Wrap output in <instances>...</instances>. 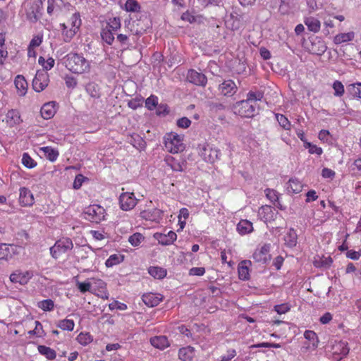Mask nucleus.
Masks as SVG:
<instances>
[{
  "label": "nucleus",
  "instance_id": "09e8293b",
  "mask_svg": "<svg viewBox=\"0 0 361 361\" xmlns=\"http://www.w3.org/2000/svg\"><path fill=\"white\" fill-rule=\"evenodd\" d=\"M348 91L350 94L359 99H361V83L352 84L348 87Z\"/></svg>",
  "mask_w": 361,
  "mask_h": 361
},
{
  "label": "nucleus",
  "instance_id": "393cba45",
  "mask_svg": "<svg viewBox=\"0 0 361 361\" xmlns=\"http://www.w3.org/2000/svg\"><path fill=\"white\" fill-rule=\"evenodd\" d=\"M298 235L293 228H290L288 232L284 236L285 245L286 247L293 248L296 246Z\"/></svg>",
  "mask_w": 361,
  "mask_h": 361
},
{
  "label": "nucleus",
  "instance_id": "cd10ccee",
  "mask_svg": "<svg viewBox=\"0 0 361 361\" xmlns=\"http://www.w3.org/2000/svg\"><path fill=\"white\" fill-rule=\"evenodd\" d=\"M16 87L19 92L20 96H24L27 88V82L22 75H18L14 80Z\"/></svg>",
  "mask_w": 361,
  "mask_h": 361
},
{
  "label": "nucleus",
  "instance_id": "6ab92c4d",
  "mask_svg": "<svg viewBox=\"0 0 361 361\" xmlns=\"http://www.w3.org/2000/svg\"><path fill=\"white\" fill-rule=\"evenodd\" d=\"M162 212L157 208L152 209L144 210L140 212V216L151 221H159L162 218Z\"/></svg>",
  "mask_w": 361,
  "mask_h": 361
},
{
  "label": "nucleus",
  "instance_id": "e433bc0d",
  "mask_svg": "<svg viewBox=\"0 0 361 361\" xmlns=\"http://www.w3.org/2000/svg\"><path fill=\"white\" fill-rule=\"evenodd\" d=\"M264 97V92L260 90H250L247 94L246 100L251 104H256V102L261 101Z\"/></svg>",
  "mask_w": 361,
  "mask_h": 361
},
{
  "label": "nucleus",
  "instance_id": "f704fd0d",
  "mask_svg": "<svg viewBox=\"0 0 361 361\" xmlns=\"http://www.w3.org/2000/svg\"><path fill=\"white\" fill-rule=\"evenodd\" d=\"M148 272L152 277L157 279H162L166 276V270L159 267H150Z\"/></svg>",
  "mask_w": 361,
  "mask_h": 361
},
{
  "label": "nucleus",
  "instance_id": "9d476101",
  "mask_svg": "<svg viewBox=\"0 0 361 361\" xmlns=\"http://www.w3.org/2000/svg\"><path fill=\"white\" fill-rule=\"evenodd\" d=\"M270 247V244H264L260 249L256 250L252 255L253 259L257 262L267 264L271 259Z\"/></svg>",
  "mask_w": 361,
  "mask_h": 361
},
{
  "label": "nucleus",
  "instance_id": "dca6fc26",
  "mask_svg": "<svg viewBox=\"0 0 361 361\" xmlns=\"http://www.w3.org/2000/svg\"><path fill=\"white\" fill-rule=\"evenodd\" d=\"M154 238L163 245H169L172 244L177 238V235L175 232L170 231L167 234L161 233H155Z\"/></svg>",
  "mask_w": 361,
  "mask_h": 361
},
{
  "label": "nucleus",
  "instance_id": "69168bd1",
  "mask_svg": "<svg viewBox=\"0 0 361 361\" xmlns=\"http://www.w3.org/2000/svg\"><path fill=\"white\" fill-rule=\"evenodd\" d=\"M191 124V121L187 117H182L177 121V126L181 128H188Z\"/></svg>",
  "mask_w": 361,
  "mask_h": 361
},
{
  "label": "nucleus",
  "instance_id": "58836bf2",
  "mask_svg": "<svg viewBox=\"0 0 361 361\" xmlns=\"http://www.w3.org/2000/svg\"><path fill=\"white\" fill-rule=\"evenodd\" d=\"M116 42L119 43L121 47L124 49L128 48L129 46L131 45V43L130 42L132 41V39L129 37L128 35H124L123 33H116Z\"/></svg>",
  "mask_w": 361,
  "mask_h": 361
},
{
  "label": "nucleus",
  "instance_id": "774afa93",
  "mask_svg": "<svg viewBox=\"0 0 361 361\" xmlns=\"http://www.w3.org/2000/svg\"><path fill=\"white\" fill-rule=\"evenodd\" d=\"M77 286L81 293L90 290L91 283L90 282H78Z\"/></svg>",
  "mask_w": 361,
  "mask_h": 361
},
{
  "label": "nucleus",
  "instance_id": "c9c22d12",
  "mask_svg": "<svg viewBox=\"0 0 361 361\" xmlns=\"http://www.w3.org/2000/svg\"><path fill=\"white\" fill-rule=\"evenodd\" d=\"M61 27H62L63 40L66 42H69L78 31L77 30H73L72 27H71L70 29H68V27L64 23L61 24Z\"/></svg>",
  "mask_w": 361,
  "mask_h": 361
},
{
  "label": "nucleus",
  "instance_id": "39448f33",
  "mask_svg": "<svg viewBox=\"0 0 361 361\" xmlns=\"http://www.w3.org/2000/svg\"><path fill=\"white\" fill-rule=\"evenodd\" d=\"M105 210L104 209L98 205H90L85 208L84 212V218L91 222L99 223L104 219Z\"/></svg>",
  "mask_w": 361,
  "mask_h": 361
},
{
  "label": "nucleus",
  "instance_id": "6e6552de",
  "mask_svg": "<svg viewBox=\"0 0 361 361\" xmlns=\"http://www.w3.org/2000/svg\"><path fill=\"white\" fill-rule=\"evenodd\" d=\"M202 158L208 163H214L220 159L221 152L217 148L212 147L209 145H204L200 152Z\"/></svg>",
  "mask_w": 361,
  "mask_h": 361
},
{
  "label": "nucleus",
  "instance_id": "052dcab7",
  "mask_svg": "<svg viewBox=\"0 0 361 361\" xmlns=\"http://www.w3.org/2000/svg\"><path fill=\"white\" fill-rule=\"evenodd\" d=\"M265 193L267 197L274 204H276V202H278L279 200V193L273 190V189H267L265 190Z\"/></svg>",
  "mask_w": 361,
  "mask_h": 361
},
{
  "label": "nucleus",
  "instance_id": "680f3d73",
  "mask_svg": "<svg viewBox=\"0 0 361 361\" xmlns=\"http://www.w3.org/2000/svg\"><path fill=\"white\" fill-rule=\"evenodd\" d=\"M304 337L307 340H308L310 341H312L313 345H317V343L318 342L317 335L313 331H310V330L305 331V333H304Z\"/></svg>",
  "mask_w": 361,
  "mask_h": 361
},
{
  "label": "nucleus",
  "instance_id": "f257e3e1",
  "mask_svg": "<svg viewBox=\"0 0 361 361\" xmlns=\"http://www.w3.org/2000/svg\"><path fill=\"white\" fill-rule=\"evenodd\" d=\"M65 64L70 71L77 74L89 72L90 69V63L82 55L77 53L68 54Z\"/></svg>",
  "mask_w": 361,
  "mask_h": 361
},
{
  "label": "nucleus",
  "instance_id": "412c9836",
  "mask_svg": "<svg viewBox=\"0 0 361 361\" xmlns=\"http://www.w3.org/2000/svg\"><path fill=\"white\" fill-rule=\"evenodd\" d=\"M244 18H245L243 14L231 13L230 14V20H231L230 28L233 31L238 30L245 25Z\"/></svg>",
  "mask_w": 361,
  "mask_h": 361
},
{
  "label": "nucleus",
  "instance_id": "473e14b6",
  "mask_svg": "<svg viewBox=\"0 0 361 361\" xmlns=\"http://www.w3.org/2000/svg\"><path fill=\"white\" fill-rule=\"evenodd\" d=\"M302 185L297 178H290L288 183L287 191L289 193H299L302 191Z\"/></svg>",
  "mask_w": 361,
  "mask_h": 361
},
{
  "label": "nucleus",
  "instance_id": "ddd939ff",
  "mask_svg": "<svg viewBox=\"0 0 361 361\" xmlns=\"http://www.w3.org/2000/svg\"><path fill=\"white\" fill-rule=\"evenodd\" d=\"M220 92L226 97H232L238 91V87L232 80H226L219 86Z\"/></svg>",
  "mask_w": 361,
  "mask_h": 361
},
{
  "label": "nucleus",
  "instance_id": "b1692460",
  "mask_svg": "<svg viewBox=\"0 0 361 361\" xmlns=\"http://www.w3.org/2000/svg\"><path fill=\"white\" fill-rule=\"evenodd\" d=\"M251 264L250 260L242 261L238 265V276L240 280L246 281L249 279V265Z\"/></svg>",
  "mask_w": 361,
  "mask_h": 361
},
{
  "label": "nucleus",
  "instance_id": "7c9ffc66",
  "mask_svg": "<svg viewBox=\"0 0 361 361\" xmlns=\"http://www.w3.org/2000/svg\"><path fill=\"white\" fill-rule=\"evenodd\" d=\"M237 231L240 235L251 233L253 231L252 224L248 220H241L237 225Z\"/></svg>",
  "mask_w": 361,
  "mask_h": 361
},
{
  "label": "nucleus",
  "instance_id": "2f4dec72",
  "mask_svg": "<svg viewBox=\"0 0 361 361\" xmlns=\"http://www.w3.org/2000/svg\"><path fill=\"white\" fill-rule=\"evenodd\" d=\"M100 35L103 41H104L109 45H112L115 41V35L116 33L114 31H111L109 27H104L102 30Z\"/></svg>",
  "mask_w": 361,
  "mask_h": 361
},
{
  "label": "nucleus",
  "instance_id": "7ed1b4c3",
  "mask_svg": "<svg viewBox=\"0 0 361 361\" xmlns=\"http://www.w3.org/2000/svg\"><path fill=\"white\" fill-rule=\"evenodd\" d=\"M164 139L165 147L171 153L177 154L183 151L185 147L180 135L170 133Z\"/></svg>",
  "mask_w": 361,
  "mask_h": 361
},
{
  "label": "nucleus",
  "instance_id": "6e6d98bb",
  "mask_svg": "<svg viewBox=\"0 0 361 361\" xmlns=\"http://www.w3.org/2000/svg\"><path fill=\"white\" fill-rule=\"evenodd\" d=\"M144 98L142 97H136L135 98L128 101V106L132 109H137L142 106Z\"/></svg>",
  "mask_w": 361,
  "mask_h": 361
},
{
  "label": "nucleus",
  "instance_id": "0e129e2a",
  "mask_svg": "<svg viewBox=\"0 0 361 361\" xmlns=\"http://www.w3.org/2000/svg\"><path fill=\"white\" fill-rule=\"evenodd\" d=\"M274 308L278 314H281L288 312L290 310V306L288 303H283L275 305Z\"/></svg>",
  "mask_w": 361,
  "mask_h": 361
},
{
  "label": "nucleus",
  "instance_id": "c756f323",
  "mask_svg": "<svg viewBox=\"0 0 361 361\" xmlns=\"http://www.w3.org/2000/svg\"><path fill=\"white\" fill-rule=\"evenodd\" d=\"M40 113L44 119L51 118L56 113L54 104L51 102L44 104L41 108Z\"/></svg>",
  "mask_w": 361,
  "mask_h": 361
},
{
  "label": "nucleus",
  "instance_id": "423d86ee",
  "mask_svg": "<svg viewBox=\"0 0 361 361\" xmlns=\"http://www.w3.org/2000/svg\"><path fill=\"white\" fill-rule=\"evenodd\" d=\"M138 24H135V21H131V19L125 20L123 32L128 35L132 41L135 43L139 37L144 33L145 30L137 27Z\"/></svg>",
  "mask_w": 361,
  "mask_h": 361
},
{
  "label": "nucleus",
  "instance_id": "1a4fd4ad",
  "mask_svg": "<svg viewBox=\"0 0 361 361\" xmlns=\"http://www.w3.org/2000/svg\"><path fill=\"white\" fill-rule=\"evenodd\" d=\"M137 200L133 192H123L119 197L120 207L123 211L133 209L137 204Z\"/></svg>",
  "mask_w": 361,
  "mask_h": 361
},
{
  "label": "nucleus",
  "instance_id": "a211bd4d",
  "mask_svg": "<svg viewBox=\"0 0 361 361\" xmlns=\"http://www.w3.org/2000/svg\"><path fill=\"white\" fill-rule=\"evenodd\" d=\"M32 275L29 271H25L24 273L20 271H16L12 273L10 276V280L12 283H20V285H25L27 283L29 279L31 278Z\"/></svg>",
  "mask_w": 361,
  "mask_h": 361
},
{
  "label": "nucleus",
  "instance_id": "a19ab883",
  "mask_svg": "<svg viewBox=\"0 0 361 361\" xmlns=\"http://www.w3.org/2000/svg\"><path fill=\"white\" fill-rule=\"evenodd\" d=\"M354 35H355L353 32L338 34L334 37V42L336 44H341L343 42L351 41L353 39Z\"/></svg>",
  "mask_w": 361,
  "mask_h": 361
},
{
  "label": "nucleus",
  "instance_id": "f8f14e48",
  "mask_svg": "<svg viewBox=\"0 0 361 361\" xmlns=\"http://www.w3.org/2000/svg\"><path fill=\"white\" fill-rule=\"evenodd\" d=\"M164 161L173 171H183L187 166L186 160L180 157L178 159L175 157L167 156Z\"/></svg>",
  "mask_w": 361,
  "mask_h": 361
},
{
  "label": "nucleus",
  "instance_id": "bf43d9fd",
  "mask_svg": "<svg viewBox=\"0 0 361 361\" xmlns=\"http://www.w3.org/2000/svg\"><path fill=\"white\" fill-rule=\"evenodd\" d=\"M169 114V109L166 104H158L156 114L159 116H164Z\"/></svg>",
  "mask_w": 361,
  "mask_h": 361
},
{
  "label": "nucleus",
  "instance_id": "79ce46f5",
  "mask_svg": "<svg viewBox=\"0 0 361 361\" xmlns=\"http://www.w3.org/2000/svg\"><path fill=\"white\" fill-rule=\"evenodd\" d=\"M121 19L119 17L110 18L106 23V28H110L111 31L116 32L121 28Z\"/></svg>",
  "mask_w": 361,
  "mask_h": 361
},
{
  "label": "nucleus",
  "instance_id": "603ef678",
  "mask_svg": "<svg viewBox=\"0 0 361 361\" xmlns=\"http://www.w3.org/2000/svg\"><path fill=\"white\" fill-rule=\"evenodd\" d=\"M143 240L144 236L140 233H135L128 238L129 243L134 247L138 246Z\"/></svg>",
  "mask_w": 361,
  "mask_h": 361
},
{
  "label": "nucleus",
  "instance_id": "0eeeda50",
  "mask_svg": "<svg viewBox=\"0 0 361 361\" xmlns=\"http://www.w3.org/2000/svg\"><path fill=\"white\" fill-rule=\"evenodd\" d=\"M49 75L44 70H38L32 80V88L37 92L43 91L49 85Z\"/></svg>",
  "mask_w": 361,
  "mask_h": 361
},
{
  "label": "nucleus",
  "instance_id": "aec40b11",
  "mask_svg": "<svg viewBox=\"0 0 361 361\" xmlns=\"http://www.w3.org/2000/svg\"><path fill=\"white\" fill-rule=\"evenodd\" d=\"M162 299L163 297L161 294L149 293L142 295L144 303L151 307L157 306L162 301Z\"/></svg>",
  "mask_w": 361,
  "mask_h": 361
},
{
  "label": "nucleus",
  "instance_id": "864d4df0",
  "mask_svg": "<svg viewBox=\"0 0 361 361\" xmlns=\"http://www.w3.org/2000/svg\"><path fill=\"white\" fill-rule=\"evenodd\" d=\"M78 341L83 345H86L92 341V336L89 333H80L77 337Z\"/></svg>",
  "mask_w": 361,
  "mask_h": 361
},
{
  "label": "nucleus",
  "instance_id": "3c124183",
  "mask_svg": "<svg viewBox=\"0 0 361 361\" xmlns=\"http://www.w3.org/2000/svg\"><path fill=\"white\" fill-rule=\"evenodd\" d=\"M38 307L44 311H51L54 309V303L51 299H46L38 303Z\"/></svg>",
  "mask_w": 361,
  "mask_h": 361
},
{
  "label": "nucleus",
  "instance_id": "4468645a",
  "mask_svg": "<svg viewBox=\"0 0 361 361\" xmlns=\"http://www.w3.org/2000/svg\"><path fill=\"white\" fill-rule=\"evenodd\" d=\"M308 49L311 54L321 56L326 51V46L320 38L315 37L311 40Z\"/></svg>",
  "mask_w": 361,
  "mask_h": 361
},
{
  "label": "nucleus",
  "instance_id": "49530a36",
  "mask_svg": "<svg viewBox=\"0 0 361 361\" xmlns=\"http://www.w3.org/2000/svg\"><path fill=\"white\" fill-rule=\"evenodd\" d=\"M158 97L154 94L150 95L145 100V107L149 110H154L158 106Z\"/></svg>",
  "mask_w": 361,
  "mask_h": 361
},
{
  "label": "nucleus",
  "instance_id": "de8ad7c7",
  "mask_svg": "<svg viewBox=\"0 0 361 361\" xmlns=\"http://www.w3.org/2000/svg\"><path fill=\"white\" fill-rule=\"evenodd\" d=\"M125 9L129 12H137L140 9V6L136 0H127Z\"/></svg>",
  "mask_w": 361,
  "mask_h": 361
},
{
  "label": "nucleus",
  "instance_id": "c85d7f7f",
  "mask_svg": "<svg viewBox=\"0 0 361 361\" xmlns=\"http://www.w3.org/2000/svg\"><path fill=\"white\" fill-rule=\"evenodd\" d=\"M194 355V348L190 346L182 348L178 351L179 359L183 361H191Z\"/></svg>",
  "mask_w": 361,
  "mask_h": 361
},
{
  "label": "nucleus",
  "instance_id": "ea45409f",
  "mask_svg": "<svg viewBox=\"0 0 361 361\" xmlns=\"http://www.w3.org/2000/svg\"><path fill=\"white\" fill-rule=\"evenodd\" d=\"M86 91L92 97H100L99 87L95 82H89L86 86Z\"/></svg>",
  "mask_w": 361,
  "mask_h": 361
},
{
  "label": "nucleus",
  "instance_id": "bb28decb",
  "mask_svg": "<svg viewBox=\"0 0 361 361\" xmlns=\"http://www.w3.org/2000/svg\"><path fill=\"white\" fill-rule=\"evenodd\" d=\"M6 119L7 123L11 126L19 124L22 121L20 113L16 109L9 110L6 114Z\"/></svg>",
  "mask_w": 361,
  "mask_h": 361
},
{
  "label": "nucleus",
  "instance_id": "e2e57ef3",
  "mask_svg": "<svg viewBox=\"0 0 361 361\" xmlns=\"http://www.w3.org/2000/svg\"><path fill=\"white\" fill-rule=\"evenodd\" d=\"M43 333L42 325L39 321H35V328L28 331L30 335H37L39 337L42 336Z\"/></svg>",
  "mask_w": 361,
  "mask_h": 361
},
{
  "label": "nucleus",
  "instance_id": "13d9d810",
  "mask_svg": "<svg viewBox=\"0 0 361 361\" xmlns=\"http://www.w3.org/2000/svg\"><path fill=\"white\" fill-rule=\"evenodd\" d=\"M71 27L73 30H79L80 27L81 26V19L80 15L79 13H75L71 18Z\"/></svg>",
  "mask_w": 361,
  "mask_h": 361
},
{
  "label": "nucleus",
  "instance_id": "4c0bfd02",
  "mask_svg": "<svg viewBox=\"0 0 361 361\" xmlns=\"http://www.w3.org/2000/svg\"><path fill=\"white\" fill-rule=\"evenodd\" d=\"M39 10L40 6L38 4L32 6L30 10L27 12V18L32 23L37 22L39 20L38 13Z\"/></svg>",
  "mask_w": 361,
  "mask_h": 361
},
{
  "label": "nucleus",
  "instance_id": "5701e85b",
  "mask_svg": "<svg viewBox=\"0 0 361 361\" xmlns=\"http://www.w3.org/2000/svg\"><path fill=\"white\" fill-rule=\"evenodd\" d=\"M127 142L139 150L145 147V142L141 136L136 133L128 136Z\"/></svg>",
  "mask_w": 361,
  "mask_h": 361
},
{
  "label": "nucleus",
  "instance_id": "20e7f679",
  "mask_svg": "<svg viewBox=\"0 0 361 361\" xmlns=\"http://www.w3.org/2000/svg\"><path fill=\"white\" fill-rule=\"evenodd\" d=\"M73 247V243L71 238H62L56 240L55 244L50 247V253L54 259H58L61 254L72 250Z\"/></svg>",
  "mask_w": 361,
  "mask_h": 361
},
{
  "label": "nucleus",
  "instance_id": "a18cd8bd",
  "mask_svg": "<svg viewBox=\"0 0 361 361\" xmlns=\"http://www.w3.org/2000/svg\"><path fill=\"white\" fill-rule=\"evenodd\" d=\"M42 149L44 152L47 158L51 161H56L59 157V152L50 147H44Z\"/></svg>",
  "mask_w": 361,
  "mask_h": 361
},
{
  "label": "nucleus",
  "instance_id": "2eb2a0df",
  "mask_svg": "<svg viewBox=\"0 0 361 361\" xmlns=\"http://www.w3.org/2000/svg\"><path fill=\"white\" fill-rule=\"evenodd\" d=\"M16 246L11 244L2 243L0 245V259L8 260L18 253Z\"/></svg>",
  "mask_w": 361,
  "mask_h": 361
},
{
  "label": "nucleus",
  "instance_id": "f03ea898",
  "mask_svg": "<svg viewBox=\"0 0 361 361\" xmlns=\"http://www.w3.org/2000/svg\"><path fill=\"white\" fill-rule=\"evenodd\" d=\"M232 110L234 114L244 118H252L258 114L256 104H251L246 99L235 102Z\"/></svg>",
  "mask_w": 361,
  "mask_h": 361
},
{
  "label": "nucleus",
  "instance_id": "c03bdc74",
  "mask_svg": "<svg viewBox=\"0 0 361 361\" xmlns=\"http://www.w3.org/2000/svg\"><path fill=\"white\" fill-rule=\"evenodd\" d=\"M123 260V256L119 255H111L106 261L105 265L107 267H112L120 264Z\"/></svg>",
  "mask_w": 361,
  "mask_h": 361
},
{
  "label": "nucleus",
  "instance_id": "a878e982",
  "mask_svg": "<svg viewBox=\"0 0 361 361\" xmlns=\"http://www.w3.org/2000/svg\"><path fill=\"white\" fill-rule=\"evenodd\" d=\"M304 23L307 27L308 30L313 32H318L320 30V21L314 17H307L304 20Z\"/></svg>",
  "mask_w": 361,
  "mask_h": 361
},
{
  "label": "nucleus",
  "instance_id": "9b49d317",
  "mask_svg": "<svg viewBox=\"0 0 361 361\" xmlns=\"http://www.w3.org/2000/svg\"><path fill=\"white\" fill-rule=\"evenodd\" d=\"M187 80L192 84L202 87L206 86L207 83V78L205 75L194 69H190L188 71Z\"/></svg>",
  "mask_w": 361,
  "mask_h": 361
},
{
  "label": "nucleus",
  "instance_id": "72a5a7b5",
  "mask_svg": "<svg viewBox=\"0 0 361 361\" xmlns=\"http://www.w3.org/2000/svg\"><path fill=\"white\" fill-rule=\"evenodd\" d=\"M39 353L49 360H54L56 357V351L47 346L39 345L37 347Z\"/></svg>",
  "mask_w": 361,
  "mask_h": 361
},
{
  "label": "nucleus",
  "instance_id": "5fc2aeb1",
  "mask_svg": "<svg viewBox=\"0 0 361 361\" xmlns=\"http://www.w3.org/2000/svg\"><path fill=\"white\" fill-rule=\"evenodd\" d=\"M22 164L28 169H32L37 164L35 160L32 159L27 153L23 154Z\"/></svg>",
  "mask_w": 361,
  "mask_h": 361
},
{
  "label": "nucleus",
  "instance_id": "4be33fe9",
  "mask_svg": "<svg viewBox=\"0 0 361 361\" xmlns=\"http://www.w3.org/2000/svg\"><path fill=\"white\" fill-rule=\"evenodd\" d=\"M150 343L156 348L164 350L169 346V342L166 336H159L150 338Z\"/></svg>",
  "mask_w": 361,
  "mask_h": 361
},
{
  "label": "nucleus",
  "instance_id": "8fccbe9b",
  "mask_svg": "<svg viewBox=\"0 0 361 361\" xmlns=\"http://www.w3.org/2000/svg\"><path fill=\"white\" fill-rule=\"evenodd\" d=\"M276 118L277 121L279 122V125L284 129V130H290V123L288 121V119L283 114H276Z\"/></svg>",
  "mask_w": 361,
  "mask_h": 361
},
{
  "label": "nucleus",
  "instance_id": "f3484780",
  "mask_svg": "<svg viewBox=\"0 0 361 361\" xmlns=\"http://www.w3.org/2000/svg\"><path fill=\"white\" fill-rule=\"evenodd\" d=\"M19 202L23 207L32 206L34 204L33 195L27 188L20 189Z\"/></svg>",
  "mask_w": 361,
  "mask_h": 361
},
{
  "label": "nucleus",
  "instance_id": "37998d69",
  "mask_svg": "<svg viewBox=\"0 0 361 361\" xmlns=\"http://www.w3.org/2000/svg\"><path fill=\"white\" fill-rule=\"evenodd\" d=\"M57 326L62 330L72 331L74 329L75 323L72 319H62L59 321Z\"/></svg>",
  "mask_w": 361,
  "mask_h": 361
},
{
  "label": "nucleus",
  "instance_id": "338daca9",
  "mask_svg": "<svg viewBox=\"0 0 361 361\" xmlns=\"http://www.w3.org/2000/svg\"><path fill=\"white\" fill-rule=\"evenodd\" d=\"M183 20L189 22L190 23H195L196 18L190 11H187L181 15L180 18Z\"/></svg>",
  "mask_w": 361,
  "mask_h": 361
},
{
  "label": "nucleus",
  "instance_id": "4d7b16f0",
  "mask_svg": "<svg viewBox=\"0 0 361 361\" xmlns=\"http://www.w3.org/2000/svg\"><path fill=\"white\" fill-rule=\"evenodd\" d=\"M333 88L334 90V95L336 97H341L344 94V86L341 82L336 80L333 83Z\"/></svg>",
  "mask_w": 361,
  "mask_h": 361
}]
</instances>
